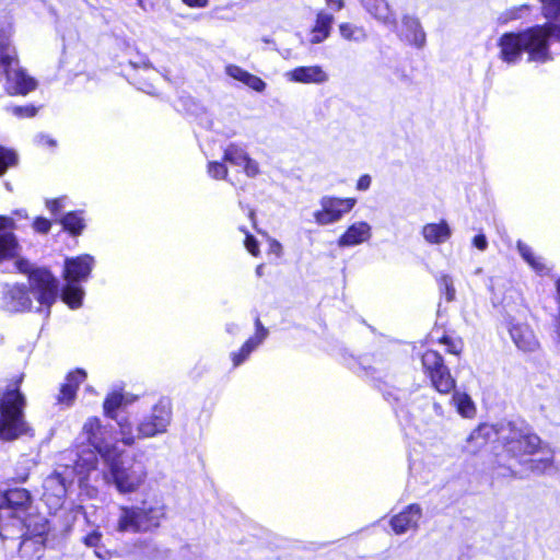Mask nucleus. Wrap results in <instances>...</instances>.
<instances>
[{
  "instance_id": "nucleus-15",
  "label": "nucleus",
  "mask_w": 560,
  "mask_h": 560,
  "mask_svg": "<svg viewBox=\"0 0 560 560\" xmlns=\"http://www.w3.org/2000/svg\"><path fill=\"white\" fill-rule=\"evenodd\" d=\"M14 229V218L0 215V264L19 257L20 245L12 232Z\"/></svg>"
},
{
  "instance_id": "nucleus-45",
  "label": "nucleus",
  "mask_w": 560,
  "mask_h": 560,
  "mask_svg": "<svg viewBox=\"0 0 560 560\" xmlns=\"http://www.w3.org/2000/svg\"><path fill=\"white\" fill-rule=\"evenodd\" d=\"M441 342L446 346V351L453 354H458L462 351V342L459 340H454L450 337H443Z\"/></svg>"
},
{
  "instance_id": "nucleus-48",
  "label": "nucleus",
  "mask_w": 560,
  "mask_h": 560,
  "mask_svg": "<svg viewBox=\"0 0 560 560\" xmlns=\"http://www.w3.org/2000/svg\"><path fill=\"white\" fill-rule=\"evenodd\" d=\"M246 86H248L249 89H252L256 92H264L267 84L259 77L250 74L247 80Z\"/></svg>"
},
{
  "instance_id": "nucleus-56",
  "label": "nucleus",
  "mask_w": 560,
  "mask_h": 560,
  "mask_svg": "<svg viewBox=\"0 0 560 560\" xmlns=\"http://www.w3.org/2000/svg\"><path fill=\"white\" fill-rule=\"evenodd\" d=\"M327 4L330 5L335 11H339L343 7L342 0H326Z\"/></svg>"
},
{
  "instance_id": "nucleus-18",
  "label": "nucleus",
  "mask_w": 560,
  "mask_h": 560,
  "mask_svg": "<svg viewBox=\"0 0 560 560\" xmlns=\"http://www.w3.org/2000/svg\"><path fill=\"white\" fill-rule=\"evenodd\" d=\"M3 77H5L4 86L9 94L25 95L36 88L35 80L20 69L19 65L5 71Z\"/></svg>"
},
{
  "instance_id": "nucleus-35",
  "label": "nucleus",
  "mask_w": 560,
  "mask_h": 560,
  "mask_svg": "<svg viewBox=\"0 0 560 560\" xmlns=\"http://www.w3.org/2000/svg\"><path fill=\"white\" fill-rule=\"evenodd\" d=\"M122 395L118 392H113L107 395L105 398V401L103 404L104 413L110 418H116V410L121 406L122 404Z\"/></svg>"
},
{
  "instance_id": "nucleus-30",
  "label": "nucleus",
  "mask_w": 560,
  "mask_h": 560,
  "mask_svg": "<svg viewBox=\"0 0 560 560\" xmlns=\"http://www.w3.org/2000/svg\"><path fill=\"white\" fill-rule=\"evenodd\" d=\"M452 401L456 407L457 412L464 418H472L476 415V406L466 393L455 392Z\"/></svg>"
},
{
  "instance_id": "nucleus-41",
  "label": "nucleus",
  "mask_w": 560,
  "mask_h": 560,
  "mask_svg": "<svg viewBox=\"0 0 560 560\" xmlns=\"http://www.w3.org/2000/svg\"><path fill=\"white\" fill-rule=\"evenodd\" d=\"M250 353H252V351L248 348L246 350L245 345H243L238 351L232 352L231 360L233 362V366L234 368L240 366L242 363H244L247 360V358L250 355Z\"/></svg>"
},
{
  "instance_id": "nucleus-8",
  "label": "nucleus",
  "mask_w": 560,
  "mask_h": 560,
  "mask_svg": "<svg viewBox=\"0 0 560 560\" xmlns=\"http://www.w3.org/2000/svg\"><path fill=\"white\" fill-rule=\"evenodd\" d=\"M15 266L20 272H30L31 291L39 303L37 312L48 316L58 295V280L46 269L31 270V264L25 259H18Z\"/></svg>"
},
{
  "instance_id": "nucleus-36",
  "label": "nucleus",
  "mask_w": 560,
  "mask_h": 560,
  "mask_svg": "<svg viewBox=\"0 0 560 560\" xmlns=\"http://www.w3.org/2000/svg\"><path fill=\"white\" fill-rule=\"evenodd\" d=\"M439 288L441 292L445 295L448 302L455 299L456 290L454 288L453 279L448 275H441L438 279Z\"/></svg>"
},
{
  "instance_id": "nucleus-7",
  "label": "nucleus",
  "mask_w": 560,
  "mask_h": 560,
  "mask_svg": "<svg viewBox=\"0 0 560 560\" xmlns=\"http://www.w3.org/2000/svg\"><path fill=\"white\" fill-rule=\"evenodd\" d=\"M94 262V257L89 254L65 260L63 278L67 283L61 291V299L70 308H79L82 305L84 290L80 283L89 279Z\"/></svg>"
},
{
  "instance_id": "nucleus-61",
  "label": "nucleus",
  "mask_w": 560,
  "mask_h": 560,
  "mask_svg": "<svg viewBox=\"0 0 560 560\" xmlns=\"http://www.w3.org/2000/svg\"><path fill=\"white\" fill-rule=\"evenodd\" d=\"M15 215L20 217V218H26V213L24 210H18L14 212Z\"/></svg>"
},
{
  "instance_id": "nucleus-28",
  "label": "nucleus",
  "mask_w": 560,
  "mask_h": 560,
  "mask_svg": "<svg viewBox=\"0 0 560 560\" xmlns=\"http://www.w3.org/2000/svg\"><path fill=\"white\" fill-rule=\"evenodd\" d=\"M517 250L522 258L530 266V268L539 273V275H547L549 272V268L544 261V258L538 256L532 247H529L527 244L518 241L517 242Z\"/></svg>"
},
{
  "instance_id": "nucleus-24",
  "label": "nucleus",
  "mask_w": 560,
  "mask_h": 560,
  "mask_svg": "<svg viewBox=\"0 0 560 560\" xmlns=\"http://www.w3.org/2000/svg\"><path fill=\"white\" fill-rule=\"evenodd\" d=\"M427 243L440 245L447 242L452 236V229L445 220L438 223H427L421 230Z\"/></svg>"
},
{
  "instance_id": "nucleus-31",
  "label": "nucleus",
  "mask_w": 560,
  "mask_h": 560,
  "mask_svg": "<svg viewBox=\"0 0 560 560\" xmlns=\"http://www.w3.org/2000/svg\"><path fill=\"white\" fill-rule=\"evenodd\" d=\"M171 551L151 540L143 541V557L148 560H168Z\"/></svg>"
},
{
  "instance_id": "nucleus-5",
  "label": "nucleus",
  "mask_w": 560,
  "mask_h": 560,
  "mask_svg": "<svg viewBox=\"0 0 560 560\" xmlns=\"http://www.w3.org/2000/svg\"><path fill=\"white\" fill-rule=\"evenodd\" d=\"M25 398L19 388L9 389L0 398V440L10 442L30 432L24 420Z\"/></svg>"
},
{
  "instance_id": "nucleus-37",
  "label": "nucleus",
  "mask_w": 560,
  "mask_h": 560,
  "mask_svg": "<svg viewBox=\"0 0 560 560\" xmlns=\"http://www.w3.org/2000/svg\"><path fill=\"white\" fill-rule=\"evenodd\" d=\"M16 159L14 151L0 145V175L4 174L9 167L15 165Z\"/></svg>"
},
{
  "instance_id": "nucleus-42",
  "label": "nucleus",
  "mask_w": 560,
  "mask_h": 560,
  "mask_svg": "<svg viewBox=\"0 0 560 560\" xmlns=\"http://www.w3.org/2000/svg\"><path fill=\"white\" fill-rule=\"evenodd\" d=\"M13 115L18 117H33L35 116L37 109L32 105L26 106H13L11 108Z\"/></svg>"
},
{
  "instance_id": "nucleus-6",
  "label": "nucleus",
  "mask_w": 560,
  "mask_h": 560,
  "mask_svg": "<svg viewBox=\"0 0 560 560\" xmlns=\"http://www.w3.org/2000/svg\"><path fill=\"white\" fill-rule=\"evenodd\" d=\"M104 463L107 467L103 474L105 483L113 485L120 494L137 492L148 477L147 467L140 460L121 462L114 457Z\"/></svg>"
},
{
  "instance_id": "nucleus-34",
  "label": "nucleus",
  "mask_w": 560,
  "mask_h": 560,
  "mask_svg": "<svg viewBox=\"0 0 560 560\" xmlns=\"http://www.w3.org/2000/svg\"><path fill=\"white\" fill-rule=\"evenodd\" d=\"M117 424L121 443L127 446L133 445L138 439V433L135 434L132 423L128 419H120Z\"/></svg>"
},
{
  "instance_id": "nucleus-12",
  "label": "nucleus",
  "mask_w": 560,
  "mask_h": 560,
  "mask_svg": "<svg viewBox=\"0 0 560 560\" xmlns=\"http://www.w3.org/2000/svg\"><path fill=\"white\" fill-rule=\"evenodd\" d=\"M0 521L4 518L12 520V526H20L21 518L16 515L20 511H25L31 504V494L26 489L14 488L1 494Z\"/></svg>"
},
{
  "instance_id": "nucleus-39",
  "label": "nucleus",
  "mask_w": 560,
  "mask_h": 560,
  "mask_svg": "<svg viewBox=\"0 0 560 560\" xmlns=\"http://www.w3.org/2000/svg\"><path fill=\"white\" fill-rule=\"evenodd\" d=\"M542 3V13L548 19L560 15V0H540Z\"/></svg>"
},
{
  "instance_id": "nucleus-21",
  "label": "nucleus",
  "mask_w": 560,
  "mask_h": 560,
  "mask_svg": "<svg viewBox=\"0 0 560 560\" xmlns=\"http://www.w3.org/2000/svg\"><path fill=\"white\" fill-rule=\"evenodd\" d=\"M421 518V509L417 504H410L402 512L390 520V526L395 534L401 535L409 529H416Z\"/></svg>"
},
{
  "instance_id": "nucleus-58",
  "label": "nucleus",
  "mask_w": 560,
  "mask_h": 560,
  "mask_svg": "<svg viewBox=\"0 0 560 560\" xmlns=\"http://www.w3.org/2000/svg\"><path fill=\"white\" fill-rule=\"evenodd\" d=\"M225 329L229 334L234 335L238 331V326L235 323H230V324H226Z\"/></svg>"
},
{
  "instance_id": "nucleus-1",
  "label": "nucleus",
  "mask_w": 560,
  "mask_h": 560,
  "mask_svg": "<svg viewBox=\"0 0 560 560\" xmlns=\"http://www.w3.org/2000/svg\"><path fill=\"white\" fill-rule=\"evenodd\" d=\"M82 444L91 447L77 455L73 462V470L79 475L82 485L95 471L100 456L104 462L119 457L117 439L112 424L104 423L98 417H89L82 424L79 433Z\"/></svg>"
},
{
  "instance_id": "nucleus-11",
  "label": "nucleus",
  "mask_w": 560,
  "mask_h": 560,
  "mask_svg": "<svg viewBox=\"0 0 560 560\" xmlns=\"http://www.w3.org/2000/svg\"><path fill=\"white\" fill-rule=\"evenodd\" d=\"M355 203V198L324 196L319 200L320 209L314 212V219L319 225L332 224L350 212Z\"/></svg>"
},
{
  "instance_id": "nucleus-57",
  "label": "nucleus",
  "mask_w": 560,
  "mask_h": 560,
  "mask_svg": "<svg viewBox=\"0 0 560 560\" xmlns=\"http://www.w3.org/2000/svg\"><path fill=\"white\" fill-rule=\"evenodd\" d=\"M468 438H470V435ZM467 442L468 443H471V442H476L477 443V446L476 447H471V448H470V445H467V448H469L470 452H476L478 447H481L483 445V443L486 442V438L483 440L482 439H479V440H469V439H467Z\"/></svg>"
},
{
  "instance_id": "nucleus-23",
  "label": "nucleus",
  "mask_w": 560,
  "mask_h": 560,
  "mask_svg": "<svg viewBox=\"0 0 560 560\" xmlns=\"http://www.w3.org/2000/svg\"><path fill=\"white\" fill-rule=\"evenodd\" d=\"M86 373L83 370H75L70 372L66 382L61 385L59 395L57 397L58 402L68 406H71L74 401L77 389L79 385L85 380Z\"/></svg>"
},
{
  "instance_id": "nucleus-47",
  "label": "nucleus",
  "mask_w": 560,
  "mask_h": 560,
  "mask_svg": "<svg viewBox=\"0 0 560 560\" xmlns=\"http://www.w3.org/2000/svg\"><path fill=\"white\" fill-rule=\"evenodd\" d=\"M242 231L246 234V237L244 241V245H245L246 249L253 256H258V254H259L258 242L256 241V238L253 235H249L245 230L242 229Z\"/></svg>"
},
{
  "instance_id": "nucleus-64",
  "label": "nucleus",
  "mask_w": 560,
  "mask_h": 560,
  "mask_svg": "<svg viewBox=\"0 0 560 560\" xmlns=\"http://www.w3.org/2000/svg\"><path fill=\"white\" fill-rule=\"evenodd\" d=\"M481 272H482V269H481V268H477V269H476V271H475V273H476V275H479V273H481Z\"/></svg>"
},
{
  "instance_id": "nucleus-62",
  "label": "nucleus",
  "mask_w": 560,
  "mask_h": 560,
  "mask_svg": "<svg viewBox=\"0 0 560 560\" xmlns=\"http://www.w3.org/2000/svg\"><path fill=\"white\" fill-rule=\"evenodd\" d=\"M262 269H264V265H259L257 268H256V275L258 277H261L262 275Z\"/></svg>"
},
{
  "instance_id": "nucleus-2",
  "label": "nucleus",
  "mask_w": 560,
  "mask_h": 560,
  "mask_svg": "<svg viewBox=\"0 0 560 560\" xmlns=\"http://www.w3.org/2000/svg\"><path fill=\"white\" fill-rule=\"evenodd\" d=\"M560 40V25L549 24L535 26L520 33H505L498 42L500 59L509 66L516 65L522 54H528V60L547 62L552 59L549 50V39Z\"/></svg>"
},
{
  "instance_id": "nucleus-40",
  "label": "nucleus",
  "mask_w": 560,
  "mask_h": 560,
  "mask_svg": "<svg viewBox=\"0 0 560 560\" xmlns=\"http://www.w3.org/2000/svg\"><path fill=\"white\" fill-rule=\"evenodd\" d=\"M225 72L228 75L244 83L245 85L247 83L249 75L252 74L248 71L244 70L243 68L235 66V65H229L225 68Z\"/></svg>"
},
{
  "instance_id": "nucleus-26",
  "label": "nucleus",
  "mask_w": 560,
  "mask_h": 560,
  "mask_svg": "<svg viewBox=\"0 0 560 560\" xmlns=\"http://www.w3.org/2000/svg\"><path fill=\"white\" fill-rule=\"evenodd\" d=\"M334 23L332 14L326 11H319L316 14L315 24L310 32V43L320 44L330 35L331 25Z\"/></svg>"
},
{
  "instance_id": "nucleus-27",
  "label": "nucleus",
  "mask_w": 560,
  "mask_h": 560,
  "mask_svg": "<svg viewBox=\"0 0 560 560\" xmlns=\"http://www.w3.org/2000/svg\"><path fill=\"white\" fill-rule=\"evenodd\" d=\"M541 456L538 458H524L522 465H527V468L536 474H544L550 470L553 466V453L546 446L540 445V450L537 452Z\"/></svg>"
},
{
  "instance_id": "nucleus-32",
  "label": "nucleus",
  "mask_w": 560,
  "mask_h": 560,
  "mask_svg": "<svg viewBox=\"0 0 560 560\" xmlns=\"http://www.w3.org/2000/svg\"><path fill=\"white\" fill-rule=\"evenodd\" d=\"M63 229L73 235L81 234L85 224L81 212H69L61 220Z\"/></svg>"
},
{
  "instance_id": "nucleus-17",
  "label": "nucleus",
  "mask_w": 560,
  "mask_h": 560,
  "mask_svg": "<svg viewBox=\"0 0 560 560\" xmlns=\"http://www.w3.org/2000/svg\"><path fill=\"white\" fill-rule=\"evenodd\" d=\"M32 301L26 289L19 284H5L2 291L1 308L8 313H20L31 308Z\"/></svg>"
},
{
  "instance_id": "nucleus-53",
  "label": "nucleus",
  "mask_w": 560,
  "mask_h": 560,
  "mask_svg": "<svg viewBox=\"0 0 560 560\" xmlns=\"http://www.w3.org/2000/svg\"><path fill=\"white\" fill-rule=\"evenodd\" d=\"M36 142L39 144V145H47V147H55L56 145V141L54 139H51L49 136H46V135H39L36 137Z\"/></svg>"
},
{
  "instance_id": "nucleus-55",
  "label": "nucleus",
  "mask_w": 560,
  "mask_h": 560,
  "mask_svg": "<svg viewBox=\"0 0 560 560\" xmlns=\"http://www.w3.org/2000/svg\"><path fill=\"white\" fill-rule=\"evenodd\" d=\"M186 5L190 8H206L209 0H182Z\"/></svg>"
},
{
  "instance_id": "nucleus-25",
  "label": "nucleus",
  "mask_w": 560,
  "mask_h": 560,
  "mask_svg": "<svg viewBox=\"0 0 560 560\" xmlns=\"http://www.w3.org/2000/svg\"><path fill=\"white\" fill-rule=\"evenodd\" d=\"M401 33L407 42L415 45L416 47H423L425 44V33L419 19L410 15L402 18V30Z\"/></svg>"
},
{
  "instance_id": "nucleus-43",
  "label": "nucleus",
  "mask_w": 560,
  "mask_h": 560,
  "mask_svg": "<svg viewBox=\"0 0 560 560\" xmlns=\"http://www.w3.org/2000/svg\"><path fill=\"white\" fill-rule=\"evenodd\" d=\"M267 338L266 334L260 330V332H255L254 336H252L249 339H247L244 345L246 346V349L248 348L252 352L264 342V340Z\"/></svg>"
},
{
  "instance_id": "nucleus-50",
  "label": "nucleus",
  "mask_w": 560,
  "mask_h": 560,
  "mask_svg": "<svg viewBox=\"0 0 560 560\" xmlns=\"http://www.w3.org/2000/svg\"><path fill=\"white\" fill-rule=\"evenodd\" d=\"M50 225V221L45 218H37L33 224L34 229L39 233H47Z\"/></svg>"
},
{
  "instance_id": "nucleus-14",
  "label": "nucleus",
  "mask_w": 560,
  "mask_h": 560,
  "mask_svg": "<svg viewBox=\"0 0 560 560\" xmlns=\"http://www.w3.org/2000/svg\"><path fill=\"white\" fill-rule=\"evenodd\" d=\"M74 475L79 478V475L73 470V466L68 464L62 465V470H56L45 479L44 494L55 498V503L58 504L66 495L67 488L72 482Z\"/></svg>"
},
{
  "instance_id": "nucleus-20",
  "label": "nucleus",
  "mask_w": 560,
  "mask_h": 560,
  "mask_svg": "<svg viewBox=\"0 0 560 560\" xmlns=\"http://www.w3.org/2000/svg\"><path fill=\"white\" fill-rule=\"evenodd\" d=\"M509 331L518 350L523 352H535L539 349V341L527 324L512 323Z\"/></svg>"
},
{
  "instance_id": "nucleus-52",
  "label": "nucleus",
  "mask_w": 560,
  "mask_h": 560,
  "mask_svg": "<svg viewBox=\"0 0 560 560\" xmlns=\"http://www.w3.org/2000/svg\"><path fill=\"white\" fill-rule=\"evenodd\" d=\"M371 183H372V178L370 175L365 174V175H362L358 182H357V189L358 190H362V191H365L370 188L371 186Z\"/></svg>"
},
{
  "instance_id": "nucleus-44",
  "label": "nucleus",
  "mask_w": 560,
  "mask_h": 560,
  "mask_svg": "<svg viewBox=\"0 0 560 560\" xmlns=\"http://www.w3.org/2000/svg\"><path fill=\"white\" fill-rule=\"evenodd\" d=\"M267 338L266 334L260 330V332H255L254 336H252L249 339H247L244 345L246 346V349L248 348L252 352L264 342V340Z\"/></svg>"
},
{
  "instance_id": "nucleus-22",
  "label": "nucleus",
  "mask_w": 560,
  "mask_h": 560,
  "mask_svg": "<svg viewBox=\"0 0 560 560\" xmlns=\"http://www.w3.org/2000/svg\"><path fill=\"white\" fill-rule=\"evenodd\" d=\"M372 228L364 221H358L351 224L346 232L339 237L338 245L340 247H351L360 245L371 238Z\"/></svg>"
},
{
  "instance_id": "nucleus-19",
  "label": "nucleus",
  "mask_w": 560,
  "mask_h": 560,
  "mask_svg": "<svg viewBox=\"0 0 560 560\" xmlns=\"http://www.w3.org/2000/svg\"><path fill=\"white\" fill-rule=\"evenodd\" d=\"M13 30L9 25L0 30V79L5 71L18 66L19 58L15 46L12 43Z\"/></svg>"
},
{
  "instance_id": "nucleus-4",
  "label": "nucleus",
  "mask_w": 560,
  "mask_h": 560,
  "mask_svg": "<svg viewBox=\"0 0 560 560\" xmlns=\"http://www.w3.org/2000/svg\"><path fill=\"white\" fill-rule=\"evenodd\" d=\"M493 432L505 452L520 464L524 463L525 457L535 455L540 450V438L528 425L517 422H501L495 427L479 425L470 433L469 440H483Z\"/></svg>"
},
{
  "instance_id": "nucleus-54",
  "label": "nucleus",
  "mask_w": 560,
  "mask_h": 560,
  "mask_svg": "<svg viewBox=\"0 0 560 560\" xmlns=\"http://www.w3.org/2000/svg\"><path fill=\"white\" fill-rule=\"evenodd\" d=\"M555 301L558 310V322L560 325V277L555 281Z\"/></svg>"
},
{
  "instance_id": "nucleus-33",
  "label": "nucleus",
  "mask_w": 560,
  "mask_h": 560,
  "mask_svg": "<svg viewBox=\"0 0 560 560\" xmlns=\"http://www.w3.org/2000/svg\"><path fill=\"white\" fill-rule=\"evenodd\" d=\"M339 32L340 35L347 40L360 43L366 38V34L362 27L355 26L350 23L340 24Z\"/></svg>"
},
{
  "instance_id": "nucleus-10",
  "label": "nucleus",
  "mask_w": 560,
  "mask_h": 560,
  "mask_svg": "<svg viewBox=\"0 0 560 560\" xmlns=\"http://www.w3.org/2000/svg\"><path fill=\"white\" fill-rule=\"evenodd\" d=\"M422 366L429 376L432 386L441 394H450L456 385L450 370L444 365L443 358L434 350H428L422 354Z\"/></svg>"
},
{
  "instance_id": "nucleus-46",
  "label": "nucleus",
  "mask_w": 560,
  "mask_h": 560,
  "mask_svg": "<svg viewBox=\"0 0 560 560\" xmlns=\"http://www.w3.org/2000/svg\"><path fill=\"white\" fill-rule=\"evenodd\" d=\"M66 197H60L57 199L47 200L46 206L52 214H58L61 211V209L66 207Z\"/></svg>"
},
{
  "instance_id": "nucleus-3",
  "label": "nucleus",
  "mask_w": 560,
  "mask_h": 560,
  "mask_svg": "<svg viewBox=\"0 0 560 560\" xmlns=\"http://www.w3.org/2000/svg\"><path fill=\"white\" fill-rule=\"evenodd\" d=\"M165 517L163 495L145 492L138 504L119 506L115 528L119 533H148L159 528Z\"/></svg>"
},
{
  "instance_id": "nucleus-60",
  "label": "nucleus",
  "mask_w": 560,
  "mask_h": 560,
  "mask_svg": "<svg viewBox=\"0 0 560 560\" xmlns=\"http://www.w3.org/2000/svg\"><path fill=\"white\" fill-rule=\"evenodd\" d=\"M27 478H28V472H27V471H24V472L19 474V475L16 476V481H18V482H25V481L27 480Z\"/></svg>"
},
{
  "instance_id": "nucleus-63",
  "label": "nucleus",
  "mask_w": 560,
  "mask_h": 560,
  "mask_svg": "<svg viewBox=\"0 0 560 560\" xmlns=\"http://www.w3.org/2000/svg\"><path fill=\"white\" fill-rule=\"evenodd\" d=\"M272 248H273V249H277L278 252H280V249H281V245H280L278 242L273 241V242H272Z\"/></svg>"
},
{
  "instance_id": "nucleus-9",
  "label": "nucleus",
  "mask_w": 560,
  "mask_h": 560,
  "mask_svg": "<svg viewBox=\"0 0 560 560\" xmlns=\"http://www.w3.org/2000/svg\"><path fill=\"white\" fill-rule=\"evenodd\" d=\"M173 420V407L168 398H160L138 422V439H151L165 434Z\"/></svg>"
},
{
  "instance_id": "nucleus-38",
  "label": "nucleus",
  "mask_w": 560,
  "mask_h": 560,
  "mask_svg": "<svg viewBox=\"0 0 560 560\" xmlns=\"http://www.w3.org/2000/svg\"><path fill=\"white\" fill-rule=\"evenodd\" d=\"M208 174L214 179H225L228 176V167L222 162H209Z\"/></svg>"
},
{
  "instance_id": "nucleus-59",
  "label": "nucleus",
  "mask_w": 560,
  "mask_h": 560,
  "mask_svg": "<svg viewBox=\"0 0 560 560\" xmlns=\"http://www.w3.org/2000/svg\"><path fill=\"white\" fill-rule=\"evenodd\" d=\"M255 326H256V331L255 332H260V330H261V331H264L266 334V336H268V330L262 326V324H261L259 318H256Z\"/></svg>"
},
{
  "instance_id": "nucleus-16",
  "label": "nucleus",
  "mask_w": 560,
  "mask_h": 560,
  "mask_svg": "<svg viewBox=\"0 0 560 560\" xmlns=\"http://www.w3.org/2000/svg\"><path fill=\"white\" fill-rule=\"evenodd\" d=\"M223 160L232 165L243 167V172L250 178L256 177L260 173L258 162L252 159L246 148L238 143L232 142L226 145Z\"/></svg>"
},
{
  "instance_id": "nucleus-13",
  "label": "nucleus",
  "mask_w": 560,
  "mask_h": 560,
  "mask_svg": "<svg viewBox=\"0 0 560 560\" xmlns=\"http://www.w3.org/2000/svg\"><path fill=\"white\" fill-rule=\"evenodd\" d=\"M290 83L304 85H324L329 82L328 71L320 65L299 66L283 74Z\"/></svg>"
},
{
  "instance_id": "nucleus-51",
  "label": "nucleus",
  "mask_w": 560,
  "mask_h": 560,
  "mask_svg": "<svg viewBox=\"0 0 560 560\" xmlns=\"http://www.w3.org/2000/svg\"><path fill=\"white\" fill-rule=\"evenodd\" d=\"M472 245L479 250H486L488 247L487 237L483 234H478L472 238Z\"/></svg>"
},
{
  "instance_id": "nucleus-29",
  "label": "nucleus",
  "mask_w": 560,
  "mask_h": 560,
  "mask_svg": "<svg viewBox=\"0 0 560 560\" xmlns=\"http://www.w3.org/2000/svg\"><path fill=\"white\" fill-rule=\"evenodd\" d=\"M364 5L368 11L380 21L386 24L395 23L394 13L392 12L386 0H364Z\"/></svg>"
},
{
  "instance_id": "nucleus-49",
  "label": "nucleus",
  "mask_w": 560,
  "mask_h": 560,
  "mask_svg": "<svg viewBox=\"0 0 560 560\" xmlns=\"http://www.w3.org/2000/svg\"><path fill=\"white\" fill-rule=\"evenodd\" d=\"M101 539L102 534L98 530H93L83 538V541L89 547L97 548L101 542Z\"/></svg>"
}]
</instances>
